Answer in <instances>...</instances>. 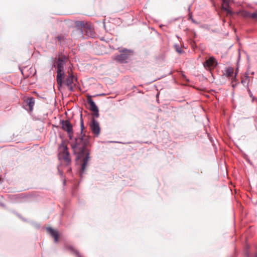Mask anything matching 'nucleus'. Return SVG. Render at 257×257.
<instances>
[{"label":"nucleus","instance_id":"c756f323","mask_svg":"<svg viewBox=\"0 0 257 257\" xmlns=\"http://www.w3.org/2000/svg\"><path fill=\"white\" fill-rule=\"evenodd\" d=\"M255 257H257V253L256 254Z\"/></svg>","mask_w":257,"mask_h":257},{"label":"nucleus","instance_id":"aec40b11","mask_svg":"<svg viewBox=\"0 0 257 257\" xmlns=\"http://www.w3.org/2000/svg\"><path fill=\"white\" fill-rule=\"evenodd\" d=\"M94 114V116L96 117H98L99 116V113H98V109H97V111H93Z\"/></svg>","mask_w":257,"mask_h":257},{"label":"nucleus","instance_id":"0eeeda50","mask_svg":"<svg viewBox=\"0 0 257 257\" xmlns=\"http://www.w3.org/2000/svg\"><path fill=\"white\" fill-rule=\"evenodd\" d=\"M90 126L92 133L96 136H98L100 130L98 122L94 119H92L90 122Z\"/></svg>","mask_w":257,"mask_h":257},{"label":"nucleus","instance_id":"5701e85b","mask_svg":"<svg viewBox=\"0 0 257 257\" xmlns=\"http://www.w3.org/2000/svg\"><path fill=\"white\" fill-rule=\"evenodd\" d=\"M58 41L60 42L61 37H58Z\"/></svg>","mask_w":257,"mask_h":257},{"label":"nucleus","instance_id":"39448f33","mask_svg":"<svg viewBox=\"0 0 257 257\" xmlns=\"http://www.w3.org/2000/svg\"><path fill=\"white\" fill-rule=\"evenodd\" d=\"M69 74V76L67 78L66 82L68 88L70 91H72L73 89V87L76 84V78L72 74L70 73V72H68Z\"/></svg>","mask_w":257,"mask_h":257},{"label":"nucleus","instance_id":"412c9836","mask_svg":"<svg viewBox=\"0 0 257 257\" xmlns=\"http://www.w3.org/2000/svg\"><path fill=\"white\" fill-rule=\"evenodd\" d=\"M176 51H177V52L178 53H180V54L182 53L183 52L182 50L180 48H179V47H177L176 48Z\"/></svg>","mask_w":257,"mask_h":257},{"label":"nucleus","instance_id":"cd10ccee","mask_svg":"<svg viewBox=\"0 0 257 257\" xmlns=\"http://www.w3.org/2000/svg\"><path fill=\"white\" fill-rule=\"evenodd\" d=\"M248 78H249V77L248 76H246V78H245L246 80H248Z\"/></svg>","mask_w":257,"mask_h":257},{"label":"nucleus","instance_id":"bb28decb","mask_svg":"<svg viewBox=\"0 0 257 257\" xmlns=\"http://www.w3.org/2000/svg\"><path fill=\"white\" fill-rule=\"evenodd\" d=\"M241 82H242V83H245V80H242V81H241Z\"/></svg>","mask_w":257,"mask_h":257},{"label":"nucleus","instance_id":"f03ea898","mask_svg":"<svg viewBox=\"0 0 257 257\" xmlns=\"http://www.w3.org/2000/svg\"><path fill=\"white\" fill-rule=\"evenodd\" d=\"M64 58L63 57L59 58L57 62H56V65L57 66V81L58 87L60 90L61 91V89H63L62 83H63V79L64 77Z\"/></svg>","mask_w":257,"mask_h":257},{"label":"nucleus","instance_id":"9d476101","mask_svg":"<svg viewBox=\"0 0 257 257\" xmlns=\"http://www.w3.org/2000/svg\"><path fill=\"white\" fill-rule=\"evenodd\" d=\"M83 32H85L86 35L89 37H94V32L92 28L90 27L85 26L84 25L83 26Z\"/></svg>","mask_w":257,"mask_h":257},{"label":"nucleus","instance_id":"a878e982","mask_svg":"<svg viewBox=\"0 0 257 257\" xmlns=\"http://www.w3.org/2000/svg\"><path fill=\"white\" fill-rule=\"evenodd\" d=\"M70 22L69 21H67L66 24H67V25H69V23H70Z\"/></svg>","mask_w":257,"mask_h":257},{"label":"nucleus","instance_id":"20e7f679","mask_svg":"<svg viewBox=\"0 0 257 257\" xmlns=\"http://www.w3.org/2000/svg\"><path fill=\"white\" fill-rule=\"evenodd\" d=\"M75 28L73 31L72 36L76 39H81L84 38L83 26L84 22L82 21H77L75 22Z\"/></svg>","mask_w":257,"mask_h":257},{"label":"nucleus","instance_id":"9b49d317","mask_svg":"<svg viewBox=\"0 0 257 257\" xmlns=\"http://www.w3.org/2000/svg\"><path fill=\"white\" fill-rule=\"evenodd\" d=\"M87 101L90 105V109L91 110L93 111H97V109H98L95 102L93 101L90 96L88 98Z\"/></svg>","mask_w":257,"mask_h":257},{"label":"nucleus","instance_id":"6ab92c4d","mask_svg":"<svg viewBox=\"0 0 257 257\" xmlns=\"http://www.w3.org/2000/svg\"><path fill=\"white\" fill-rule=\"evenodd\" d=\"M60 121H61V124H62V128L63 130H64V127H65V126H64V119H61Z\"/></svg>","mask_w":257,"mask_h":257},{"label":"nucleus","instance_id":"b1692460","mask_svg":"<svg viewBox=\"0 0 257 257\" xmlns=\"http://www.w3.org/2000/svg\"><path fill=\"white\" fill-rule=\"evenodd\" d=\"M3 182L2 178L0 177V184L2 183Z\"/></svg>","mask_w":257,"mask_h":257},{"label":"nucleus","instance_id":"c85d7f7f","mask_svg":"<svg viewBox=\"0 0 257 257\" xmlns=\"http://www.w3.org/2000/svg\"><path fill=\"white\" fill-rule=\"evenodd\" d=\"M63 184L64 185V179L62 180Z\"/></svg>","mask_w":257,"mask_h":257},{"label":"nucleus","instance_id":"f8f14e48","mask_svg":"<svg viewBox=\"0 0 257 257\" xmlns=\"http://www.w3.org/2000/svg\"><path fill=\"white\" fill-rule=\"evenodd\" d=\"M222 1H223V4H222V9L223 10H224L225 12H226L228 14H231L232 12L229 9L227 0H222Z\"/></svg>","mask_w":257,"mask_h":257},{"label":"nucleus","instance_id":"f257e3e1","mask_svg":"<svg viewBox=\"0 0 257 257\" xmlns=\"http://www.w3.org/2000/svg\"><path fill=\"white\" fill-rule=\"evenodd\" d=\"M88 143V136L81 134L79 137L75 138L74 142L71 144L74 152L77 154V159L82 160L83 162L80 172L81 176L84 172L89 160V153L86 148Z\"/></svg>","mask_w":257,"mask_h":257},{"label":"nucleus","instance_id":"f3484780","mask_svg":"<svg viewBox=\"0 0 257 257\" xmlns=\"http://www.w3.org/2000/svg\"><path fill=\"white\" fill-rule=\"evenodd\" d=\"M66 249L69 250L70 251L74 252L76 254L77 257H81L80 256V255L79 254L78 252H77V251L75 250L73 248H72V247H67L66 248V247L65 246V249Z\"/></svg>","mask_w":257,"mask_h":257},{"label":"nucleus","instance_id":"6e6552de","mask_svg":"<svg viewBox=\"0 0 257 257\" xmlns=\"http://www.w3.org/2000/svg\"><path fill=\"white\" fill-rule=\"evenodd\" d=\"M130 52L126 50H123L120 54L114 56L113 59L119 62H124L127 59Z\"/></svg>","mask_w":257,"mask_h":257},{"label":"nucleus","instance_id":"a211bd4d","mask_svg":"<svg viewBox=\"0 0 257 257\" xmlns=\"http://www.w3.org/2000/svg\"><path fill=\"white\" fill-rule=\"evenodd\" d=\"M250 17L253 19H257V10L250 14Z\"/></svg>","mask_w":257,"mask_h":257},{"label":"nucleus","instance_id":"dca6fc26","mask_svg":"<svg viewBox=\"0 0 257 257\" xmlns=\"http://www.w3.org/2000/svg\"><path fill=\"white\" fill-rule=\"evenodd\" d=\"M225 72H226L225 74L227 76L229 77V76H231L232 75V74H233V69L232 68H228L226 70Z\"/></svg>","mask_w":257,"mask_h":257},{"label":"nucleus","instance_id":"423d86ee","mask_svg":"<svg viewBox=\"0 0 257 257\" xmlns=\"http://www.w3.org/2000/svg\"><path fill=\"white\" fill-rule=\"evenodd\" d=\"M47 233L54 239V242L57 243L59 241V235L58 232L52 227H47L46 228Z\"/></svg>","mask_w":257,"mask_h":257},{"label":"nucleus","instance_id":"1a4fd4ad","mask_svg":"<svg viewBox=\"0 0 257 257\" xmlns=\"http://www.w3.org/2000/svg\"><path fill=\"white\" fill-rule=\"evenodd\" d=\"M65 131L67 132L68 136L70 140L73 138V128L72 125L69 121L65 120Z\"/></svg>","mask_w":257,"mask_h":257},{"label":"nucleus","instance_id":"393cba45","mask_svg":"<svg viewBox=\"0 0 257 257\" xmlns=\"http://www.w3.org/2000/svg\"><path fill=\"white\" fill-rule=\"evenodd\" d=\"M0 205H1V206H3V207L5 206V205L3 203H1Z\"/></svg>","mask_w":257,"mask_h":257},{"label":"nucleus","instance_id":"ddd939ff","mask_svg":"<svg viewBox=\"0 0 257 257\" xmlns=\"http://www.w3.org/2000/svg\"><path fill=\"white\" fill-rule=\"evenodd\" d=\"M215 63V59L213 57H210L204 63V67H210L213 66Z\"/></svg>","mask_w":257,"mask_h":257},{"label":"nucleus","instance_id":"4be33fe9","mask_svg":"<svg viewBox=\"0 0 257 257\" xmlns=\"http://www.w3.org/2000/svg\"><path fill=\"white\" fill-rule=\"evenodd\" d=\"M83 128H84L83 122L82 120H81V131H82Z\"/></svg>","mask_w":257,"mask_h":257},{"label":"nucleus","instance_id":"4468645a","mask_svg":"<svg viewBox=\"0 0 257 257\" xmlns=\"http://www.w3.org/2000/svg\"><path fill=\"white\" fill-rule=\"evenodd\" d=\"M26 103L29 106L30 111H32L35 104V99L33 97L29 98L26 100Z\"/></svg>","mask_w":257,"mask_h":257},{"label":"nucleus","instance_id":"2eb2a0df","mask_svg":"<svg viewBox=\"0 0 257 257\" xmlns=\"http://www.w3.org/2000/svg\"><path fill=\"white\" fill-rule=\"evenodd\" d=\"M71 162V159L69 157V154L67 151V148L65 147V164L67 163H69Z\"/></svg>","mask_w":257,"mask_h":257},{"label":"nucleus","instance_id":"7ed1b4c3","mask_svg":"<svg viewBox=\"0 0 257 257\" xmlns=\"http://www.w3.org/2000/svg\"><path fill=\"white\" fill-rule=\"evenodd\" d=\"M58 158L61 163L57 166V169L59 174L63 175V162H64V140L62 139L60 145L58 148Z\"/></svg>","mask_w":257,"mask_h":257}]
</instances>
